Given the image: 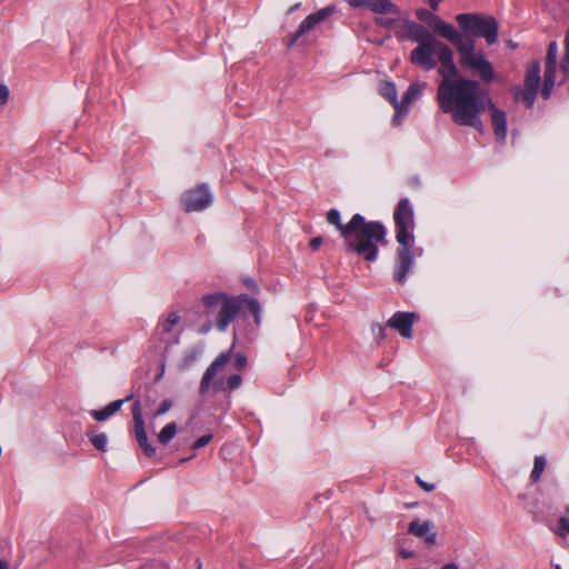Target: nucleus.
Wrapping results in <instances>:
<instances>
[{
    "mask_svg": "<svg viewBox=\"0 0 569 569\" xmlns=\"http://www.w3.org/2000/svg\"><path fill=\"white\" fill-rule=\"evenodd\" d=\"M182 331L180 315L177 311H170L159 319L153 332V339L157 343L168 349L170 346L179 342Z\"/></svg>",
    "mask_w": 569,
    "mask_h": 569,
    "instance_id": "obj_6",
    "label": "nucleus"
},
{
    "mask_svg": "<svg viewBox=\"0 0 569 569\" xmlns=\"http://www.w3.org/2000/svg\"><path fill=\"white\" fill-rule=\"evenodd\" d=\"M396 20L395 19H390V18H382V17H378L375 19V23L379 27H382V28H391L393 24H395Z\"/></svg>",
    "mask_w": 569,
    "mask_h": 569,
    "instance_id": "obj_31",
    "label": "nucleus"
},
{
    "mask_svg": "<svg viewBox=\"0 0 569 569\" xmlns=\"http://www.w3.org/2000/svg\"><path fill=\"white\" fill-rule=\"evenodd\" d=\"M200 305L202 307L200 315L204 318V321L198 328L200 335H207L213 325L219 331H226L244 305L253 315L256 325H260V303L256 298L248 295L229 296L224 292H212L203 295Z\"/></svg>",
    "mask_w": 569,
    "mask_h": 569,
    "instance_id": "obj_4",
    "label": "nucleus"
},
{
    "mask_svg": "<svg viewBox=\"0 0 569 569\" xmlns=\"http://www.w3.org/2000/svg\"><path fill=\"white\" fill-rule=\"evenodd\" d=\"M212 435L211 433H208V435H203L201 436L200 438H198L193 445H192V449L193 450H198V449H201L203 447H206L211 440H212Z\"/></svg>",
    "mask_w": 569,
    "mask_h": 569,
    "instance_id": "obj_27",
    "label": "nucleus"
},
{
    "mask_svg": "<svg viewBox=\"0 0 569 569\" xmlns=\"http://www.w3.org/2000/svg\"><path fill=\"white\" fill-rule=\"evenodd\" d=\"M124 402H126V400H116V401H112L109 405H107L104 408H106L107 412L109 413V416L111 417L112 415H114L116 412H118L121 409V407Z\"/></svg>",
    "mask_w": 569,
    "mask_h": 569,
    "instance_id": "obj_28",
    "label": "nucleus"
},
{
    "mask_svg": "<svg viewBox=\"0 0 569 569\" xmlns=\"http://www.w3.org/2000/svg\"><path fill=\"white\" fill-rule=\"evenodd\" d=\"M558 66V44L556 41H551L547 48V54L545 59V73L541 87V96L543 99L551 97L552 90L556 84V72Z\"/></svg>",
    "mask_w": 569,
    "mask_h": 569,
    "instance_id": "obj_12",
    "label": "nucleus"
},
{
    "mask_svg": "<svg viewBox=\"0 0 569 569\" xmlns=\"http://www.w3.org/2000/svg\"><path fill=\"white\" fill-rule=\"evenodd\" d=\"M443 0H427L428 4L430 6V8L433 10V11H437L438 8H439V4L442 2Z\"/></svg>",
    "mask_w": 569,
    "mask_h": 569,
    "instance_id": "obj_37",
    "label": "nucleus"
},
{
    "mask_svg": "<svg viewBox=\"0 0 569 569\" xmlns=\"http://www.w3.org/2000/svg\"><path fill=\"white\" fill-rule=\"evenodd\" d=\"M299 6H300V3H297V4H295L293 7H291V8L289 9V13L293 12L295 10H297V9L299 8Z\"/></svg>",
    "mask_w": 569,
    "mask_h": 569,
    "instance_id": "obj_40",
    "label": "nucleus"
},
{
    "mask_svg": "<svg viewBox=\"0 0 569 569\" xmlns=\"http://www.w3.org/2000/svg\"><path fill=\"white\" fill-rule=\"evenodd\" d=\"M552 531L555 535H557L559 538L563 539L569 545V518L568 517H560L558 519L557 527L552 528Z\"/></svg>",
    "mask_w": 569,
    "mask_h": 569,
    "instance_id": "obj_21",
    "label": "nucleus"
},
{
    "mask_svg": "<svg viewBox=\"0 0 569 569\" xmlns=\"http://www.w3.org/2000/svg\"><path fill=\"white\" fill-rule=\"evenodd\" d=\"M546 468V459L543 457H536L533 462V469L530 473L532 482H537Z\"/></svg>",
    "mask_w": 569,
    "mask_h": 569,
    "instance_id": "obj_23",
    "label": "nucleus"
},
{
    "mask_svg": "<svg viewBox=\"0 0 569 569\" xmlns=\"http://www.w3.org/2000/svg\"><path fill=\"white\" fill-rule=\"evenodd\" d=\"M417 18L427 22L433 33L449 41L458 54V64L462 71L479 77L482 83H491L498 79L492 62L483 50H477L471 39L465 38L452 24L427 9H419Z\"/></svg>",
    "mask_w": 569,
    "mask_h": 569,
    "instance_id": "obj_2",
    "label": "nucleus"
},
{
    "mask_svg": "<svg viewBox=\"0 0 569 569\" xmlns=\"http://www.w3.org/2000/svg\"><path fill=\"white\" fill-rule=\"evenodd\" d=\"M89 439H90L91 443L93 445V447L96 449H98L99 451L103 452L107 450L108 437L106 433L92 435V436H89Z\"/></svg>",
    "mask_w": 569,
    "mask_h": 569,
    "instance_id": "obj_24",
    "label": "nucleus"
},
{
    "mask_svg": "<svg viewBox=\"0 0 569 569\" xmlns=\"http://www.w3.org/2000/svg\"><path fill=\"white\" fill-rule=\"evenodd\" d=\"M396 37H397L398 39H401L403 36H402L400 32H396Z\"/></svg>",
    "mask_w": 569,
    "mask_h": 569,
    "instance_id": "obj_43",
    "label": "nucleus"
},
{
    "mask_svg": "<svg viewBox=\"0 0 569 569\" xmlns=\"http://www.w3.org/2000/svg\"><path fill=\"white\" fill-rule=\"evenodd\" d=\"M381 94L387 98L391 104L393 106L396 110V116L393 118V122L399 124L401 122V119H398V111H399V101L397 99V89L395 83L386 81L380 88Z\"/></svg>",
    "mask_w": 569,
    "mask_h": 569,
    "instance_id": "obj_18",
    "label": "nucleus"
},
{
    "mask_svg": "<svg viewBox=\"0 0 569 569\" xmlns=\"http://www.w3.org/2000/svg\"><path fill=\"white\" fill-rule=\"evenodd\" d=\"M124 402H126V400H116V401H112L109 405H107L104 408H106L107 412L109 413V416L111 417L112 415H114L116 412H118L121 409V407Z\"/></svg>",
    "mask_w": 569,
    "mask_h": 569,
    "instance_id": "obj_29",
    "label": "nucleus"
},
{
    "mask_svg": "<svg viewBox=\"0 0 569 569\" xmlns=\"http://www.w3.org/2000/svg\"><path fill=\"white\" fill-rule=\"evenodd\" d=\"M212 202V194L206 183H200L187 190L181 197V203L186 212L202 211Z\"/></svg>",
    "mask_w": 569,
    "mask_h": 569,
    "instance_id": "obj_11",
    "label": "nucleus"
},
{
    "mask_svg": "<svg viewBox=\"0 0 569 569\" xmlns=\"http://www.w3.org/2000/svg\"><path fill=\"white\" fill-rule=\"evenodd\" d=\"M327 221L335 226L345 239L346 248L362 257L366 261L372 262L379 253L378 244H386L387 229L379 221H366L365 217L356 213L351 220L343 224L340 212L330 209L327 213Z\"/></svg>",
    "mask_w": 569,
    "mask_h": 569,
    "instance_id": "obj_3",
    "label": "nucleus"
},
{
    "mask_svg": "<svg viewBox=\"0 0 569 569\" xmlns=\"http://www.w3.org/2000/svg\"><path fill=\"white\" fill-rule=\"evenodd\" d=\"M91 416L97 421H104V420H107L110 417L109 413L107 412L106 408H102V409H99V410H92L91 411Z\"/></svg>",
    "mask_w": 569,
    "mask_h": 569,
    "instance_id": "obj_32",
    "label": "nucleus"
},
{
    "mask_svg": "<svg viewBox=\"0 0 569 569\" xmlns=\"http://www.w3.org/2000/svg\"><path fill=\"white\" fill-rule=\"evenodd\" d=\"M351 7L353 8H360V7H366V8H370V1L371 0H346Z\"/></svg>",
    "mask_w": 569,
    "mask_h": 569,
    "instance_id": "obj_34",
    "label": "nucleus"
},
{
    "mask_svg": "<svg viewBox=\"0 0 569 569\" xmlns=\"http://www.w3.org/2000/svg\"><path fill=\"white\" fill-rule=\"evenodd\" d=\"M540 62L538 60L528 63L523 80V89L515 87L512 89L513 98L522 100L527 108H531L536 101L538 90L541 83Z\"/></svg>",
    "mask_w": 569,
    "mask_h": 569,
    "instance_id": "obj_9",
    "label": "nucleus"
},
{
    "mask_svg": "<svg viewBox=\"0 0 569 569\" xmlns=\"http://www.w3.org/2000/svg\"><path fill=\"white\" fill-rule=\"evenodd\" d=\"M396 226V240L398 243H415L412 234L415 228L413 208L407 198L400 199L393 212Z\"/></svg>",
    "mask_w": 569,
    "mask_h": 569,
    "instance_id": "obj_8",
    "label": "nucleus"
},
{
    "mask_svg": "<svg viewBox=\"0 0 569 569\" xmlns=\"http://www.w3.org/2000/svg\"><path fill=\"white\" fill-rule=\"evenodd\" d=\"M132 398H133V395H129V396H128V397H126L123 400H126V402H127V401H130Z\"/></svg>",
    "mask_w": 569,
    "mask_h": 569,
    "instance_id": "obj_42",
    "label": "nucleus"
},
{
    "mask_svg": "<svg viewBox=\"0 0 569 569\" xmlns=\"http://www.w3.org/2000/svg\"><path fill=\"white\" fill-rule=\"evenodd\" d=\"M400 556L403 558V559H408V558H411L413 556V552L410 551V550H401L400 551Z\"/></svg>",
    "mask_w": 569,
    "mask_h": 569,
    "instance_id": "obj_38",
    "label": "nucleus"
},
{
    "mask_svg": "<svg viewBox=\"0 0 569 569\" xmlns=\"http://www.w3.org/2000/svg\"><path fill=\"white\" fill-rule=\"evenodd\" d=\"M9 96V88L6 84L0 83V106H3L8 102Z\"/></svg>",
    "mask_w": 569,
    "mask_h": 569,
    "instance_id": "obj_33",
    "label": "nucleus"
},
{
    "mask_svg": "<svg viewBox=\"0 0 569 569\" xmlns=\"http://www.w3.org/2000/svg\"><path fill=\"white\" fill-rule=\"evenodd\" d=\"M441 569H459L458 565L450 562L445 565Z\"/></svg>",
    "mask_w": 569,
    "mask_h": 569,
    "instance_id": "obj_39",
    "label": "nucleus"
},
{
    "mask_svg": "<svg viewBox=\"0 0 569 569\" xmlns=\"http://www.w3.org/2000/svg\"><path fill=\"white\" fill-rule=\"evenodd\" d=\"M233 358V367L237 370H242L247 363V357L243 353H232V349L220 353L213 362L204 371L199 386V392L206 395L211 388L212 381L214 380L218 372L226 368V366Z\"/></svg>",
    "mask_w": 569,
    "mask_h": 569,
    "instance_id": "obj_7",
    "label": "nucleus"
},
{
    "mask_svg": "<svg viewBox=\"0 0 569 569\" xmlns=\"http://www.w3.org/2000/svg\"><path fill=\"white\" fill-rule=\"evenodd\" d=\"M418 319L415 312L397 311L387 321V326L397 330L401 337L410 339L412 337V326Z\"/></svg>",
    "mask_w": 569,
    "mask_h": 569,
    "instance_id": "obj_15",
    "label": "nucleus"
},
{
    "mask_svg": "<svg viewBox=\"0 0 569 569\" xmlns=\"http://www.w3.org/2000/svg\"><path fill=\"white\" fill-rule=\"evenodd\" d=\"M0 569H7V563L0 559Z\"/></svg>",
    "mask_w": 569,
    "mask_h": 569,
    "instance_id": "obj_41",
    "label": "nucleus"
},
{
    "mask_svg": "<svg viewBox=\"0 0 569 569\" xmlns=\"http://www.w3.org/2000/svg\"><path fill=\"white\" fill-rule=\"evenodd\" d=\"M371 333L373 336L375 341L380 345L387 337L386 328L380 323L371 325Z\"/></svg>",
    "mask_w": 569,
    "mask_h": 569,
    "instance_id": "obj_25",
    "label": "nucleus"
},
{
    "mask_svg": "<svg viewBox=\"0 0 569 569\" xmlns=\"http://www.w3.org/2000/svg\"><path fill=\"white\" fill-rule=\"evenodd\" d=\"M456 21L461 28L460 32L465 38L473 41L477 48L476 38H483L489 46L498 40L499 23L495 17L480 13H459Z\"/></svg>",
    "mask_w": 569,
    "mask_h": 569,
    "instance_id": "obj_5",
    "label": "nucleus"
},
{
    "mask_svg": "<svg viewBox=\"0 0 569 569\" xmlns=\"http://www.w3.org/2000/svg\"><path fill=\"white\" fill-rule=\"evenodd\" d=\"M560 68L563 73H569V30L567 31L565 37V56L561 60Z\"/></svg>",
    "mask_w": 569,
    "mask_h": 569,
    "instance_id": "obj_26",
    "label": "nucleus"
},
{
    "mask_svg": "<svg viewBox=\"0 0 569 569\" xmlns=\"http://www.w3.org/2000/svg\"><path fill=\"white\" fill-rule=\"evenodd\" d=\"M322 244V238L321 237H316L313 239H311L310 241V248L312 250H318Z\"/></svg>",
    "mask_w": 569,
    "mask_h": 569,
    "instance_id": "obj_36",
    "label": "nucleus"
},
{
    "mask_svg": "<svg viewBox=\"0 0 569 569\" xmlns=\"http://www.w3.org/2000/svg\"><path fill=\"white\" fill-rule=\"evenodd\" d=\"M431 529L432 522L429 520L420 522L419 519H415L408 526V532L418 538H423L428 546L435 545L437 540V533Z\"/></svg>",
    "mask_w": 569,
    "mask_h": 569,
    "instance_id": "obj_16",
    "label": "nucleus"
},
{
    "mask_svg": "<svg viewBox=\"0 0 569 569\" xmlns=\"http://www.w3.org/2000/svg\"><path fill=\"white\" fill-rule=\"evenodd\" d=\"M132 420H133V432L134 438L139 445V447L142 449L143 453L148 458H152L156 456V448L149 443L147 431L144 427V420L142 415V406L139 400L134 401L132 406Z\"/></svg>",
    "mask_w": 569,
    "mask_h": 569,
    "instance_id": "obj_13",
    "label": "nucleus"
},
{
    "mask_svg": "<svg viewBox=\"0 0 569 569\" xmlns=\"http://www.w3.org/2000/svg\"><path fill=\"white\" fill-rule=\"evenodd\" d=\"M242 383V377L238 373H233L228 377L226 381L217 380L212 381L211 387L214 388L217 392L220 391H233L238 389Z\"/></svg>",
    "mask_w": 569,
    "mask_h": 569,
    "instance_id": "obj_20",
    "label": "nucleus"
},
{
    "mask_svg": "<svg viewBox=\"0 0 569 569\" xmlns=\"http://www.w3.org/2000/svg\"><path fill=\"white\" fill-rule=\"evenodd\" d=\"M555 569H561V568H560V566H559V565H557Z\"/></svg>",
    "mask_w": 569,
    "mask_h": 569,
    "instance_id": "obj_44",
    "label": "nucleus"
},
{
    "mask_svg": "<svg viewBox=\"0 0 569 569\" xmlns=\"http://www.w3.org/2000/svg\"><path fill=\"white\" fill-rule=\"evenodd\" d=\"M172 407V402L169 399L163 400L154 412V417L162 416L168 412Z\"/></svg>",
    "mask_w": 569,
    "mask_h": 569,
    "instance_id": "obj_30",
    "label": "nucleus"
},
{
    "mask_svg": "<svg viewBox=\"0 0 569 569\" xmlns=\"http://www.w3.org/2000/svg\"><path fill=\"white\" fill-rule=\"evenodd\" d=\"M177 423L176 422H170L168 425H166L161 431L159 432L158 435V440L162 443V445H167L168 442H170L173 437L176 436L177 433Z\"/></svg>",
    "mask_w": 569,
    "mask_h": 569,
    "instance_id": "obj_22",
    "label": "nucleus"
},
{
    "mask_svg": "<svg viewBox=\"0 0 569 569\" xmlns=\"http://www.w3.org/2000/svg\"><path fill=\"white\" fill-rule=\"evenodd\" d=\"M427 87L426 82H412L407 91L405 92L401 101H399V111H398V119H400L401 114H406L409 110V107L411 102L416 99H418L421 94L425 88Z\"/></svg>",
    "mask_w": 569,
    "mask_h": 569,
    "instance_id": "obj_17",
    "label": "nucleus"
},
{
    "mask_svg": "<svg viewBox=\"0 0 569 569\" xmlns=\"http://www.w3.org/2000/svg\"><path fill=\"white\" fill-rule=\"evenodd\" d=\"M373 13H380V14H400V8L393 3L391 0H371L370 1V8Z\"/></svg>",
    "mask_w": 569,
    "mask_h": 569,
    "instance_id": "obj_19",
    "label": "nucleus"
},
{
    "mask_svg": "<svg viewBox=\"0 0 569 569\" xmlns=\"http://www.w3.org/2000/svg\"><path fill=\"white\" fill-rule=\"evenodd\" d=\"M413 243H399L397 250V263L393 272L395 280L403 284L407 281L408 273L413 267Z\"/></svg>",
    "mask_w": 569,
    "mask_h": 569,
    "instance_id": "obj_14",
    "label": "nucleus"
},
{
    "mask_svg": "<svg viewBox=\"0 0 569 569\" xmlns=\"http://www.w3.org/2000/svg\"><path fill=\"white\" fill-rule=\"evenodd\" d=\"M405 36L417 47L410 52L409 61L425 71L437 69L441 80L438 84L436 100L440 110L450 114L458 126L471 127L483 132L481 114L490 111L493 133L498 141L507 137V114L498 109L481 82L463 77L455 62L453 50L438 40L425 26L406 19L402 21Z\"/></svg>",
    "mask_w": 569,
    "mask_h": 569,
    "instance_id": "obj_1",
    "label": "nucleus"
},
{
    "mask_svg": "<svg viewBox=\"0 0 569 569\" xmlns=\"http://www.w3.org/2000/svg\"><path fill=\"white\" fill-rule=\"evenodd\" d=\"M417 483L427 492H431L435 490L436 486L433 483L426 482L421 480L419 477H416Z\"/></svg>",
    "mask_w": 569,
    "mask_h": 569,
    "instance_id": "obj_35",
    "label": "nucleus"
},
{
    "mask_svg": "<svg viewBox=\"0 0 569 569\" xmlns=\"http://www.w3.org/2000/svg\"><path fill=\"white\" fill-rule=\"evenodd\" d=\"M337 10L336 4H330L328 7H325L320 10H318L315 13H311L307 16L306 19L302 20L297 31L293 33L287 34L284 38V43L288 48L293 47L298 40L303 37L306 33L311 31L317 24L326 20L328 17H330L335 11Z\"/></svg>",
    "mask_w": 569,
    "mask_h": 569,
    "instance_id": "obj_10",
    "label": "nucleus"
}]
</instances>
